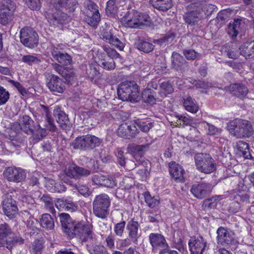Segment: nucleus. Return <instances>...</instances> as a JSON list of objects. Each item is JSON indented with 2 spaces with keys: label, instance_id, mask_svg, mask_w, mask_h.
<instances>
[{
  "label": "nucleus",
  "instance_id": "obj_40",
  "mask_svg": "<svg viewBox=\"0 0 254 254\" xmlns=\"http://www.w3.org/2000/svg\"><path fill=\"white\" fill-rule=\"evenodd\" d=\"M241 19H235L233 22H230L227 29L228 34L232 37H236L241 28Z\"/></svg>",
  "mask_w": 254,
  "mask_h": 254
},
{
  "label": "nucleus",
  "instance_id": "obj_39",
  "mask_svg": "<svg viewBox=\"0 0 254 254\" xmlns=\"http://www.w3.org/2000/svg\"><path fill=\"white\" fill-rule=\"evenodd\" d=\"M153 6L161 11H167L172 7L171 0H150Z\"/></svg>",
  "mask_w": 254,
  "mask_h": 254
},
{
  "label": "nucleus",
  "instance_id": "obj_46",
  "mask_svg": "<svg viewBox=\"0 0 254 254\" xmlns=\"http://www.w3.org/2000/svg\"><path fill=\"white\" fill-rule=\"evenodd\" d=\"M98 65L108 70H113L116 67L115 63L112 58H100L98 61Z\"/></svg>",
  "mask_w": 254,
  "mask_h": 254
},
{
  "label": "nucleus",
  "instance_id": "obj_30",
  "mask_svg": "<svg viewBox=\"0 0 254 254\" xmlns=\"http://www.w3.org/2000/svg\"><path fill=\"white\" fill-rule=\"evenodd\" d=\"M190 9L198 8L200 11H204L205 14L207 16H210L216 9V6L206 1H198L190 3L188 6Z\"/></svg>",
  "mask_w": 254,
  "mask_h": 254
},
{
  "label": "nucleus",
  "instance_id": "obj_44",
  "mask_svg": "<svg viewBox=\"0 0 254 254\" xmlns=\"http://www.w3.org/2000/svg\"><path fill=\"white\" fill-rule=\"evenodd\" d=\"M184 106L185 109L191 113H196L198 110V106L194 100L190 96L184 99Z\"/></svg>",
  "mask_w": 254,
  "mask_h": 254
},
{
  "label": "nucleus",
  "instance_id": "obj_13",
  "mask_svg": "<svg viewBox=\"0 0 254 254\" xmlns=\"http://www.w3.org/2000/svg\"><path fill=\"white\" fill-rule=\"evenodd\" d=\"M166 97V94L161 91L144 89L142 92L141 97L143 101L150 105H153L157 102H160Z\"/></svg>",
  "mask_w": 254,
  "mask_h": 254
},
{
  "label": "nucleus",
  "instance_id": "obj_37",
  "mask_svg": "<svg viewBox=\"0 0 254 254\" xmlns=\"http://www.w3.org/2000/svg\"><path fill=\"white\" fill-rule=\"evenodd\" d=\"M240 53L246 59L254 57V40L248 41L239 48Z\"/></svg>",
  "mask_w": 254,
  "mask_h": 254
},
{
  "label": "nucleus",
  "instance_id": "obj_10",
  "mask_svg": "<svg viewBox=\"0 0 254 254\" xmlns=\"http://www.w3.org/2000/svg\"><path fill=\"white\" fill-rule=\"evenodd\" d=\"M123 18L128 27L136 28L148 22L149 16L147 14L132 10L128 11Z\"/></svg>",
  "mask_w": 254,
  "mask_h": 254
},
{
  "label": "nucleus",
  "instance_id": "obj_52",
  "mask_svg": "<svg viewBox=\"0 0 254 254\" xmlns=\"http://www.w3.org/2000/svg\"><path fill=\"white\" fill-rule=\"evenodd\" d=\"M62 76L64 78L66 83L69 84H72V82L76 79L75 74L73 69L67 67L64 71V74H63Z\"/></svg>",
  "mask_w": 254,
  "mask_h": 254
},
{
  "label": "nucleus",
  "instance_id": "obj_38",
  "mask_svg": "<svg viewBox=\"0 0 254 254\" xmlns=\"http://www.w3.org/2000/svg\"><path fill=\"white\" fill-rule=\"evenodd\" d=\"M136 48L145 53H149L154 49V45L149 39L139 38L135 43Z\"/></svg>",
  "mask_w": 254,
  "mask_h": 254
},
{
  "label": "nucleus",
  "instance_id": "obj_16",
  "mask_svg": "<svg viewBox=\"0 0 254 254\" xmlns=\"http://www.w3.org/2000/svg\"><path fill=\"white\" fill-rule=\"evenodd\" d=\"M47 86L55 94L63 93L65 89L63 80L57 75L49 74L47 78Z\"/></svg>",
  "mask_w": 254,
  "mask_h": 254
},
{
  "label": "nucleus",
  "instance_id": "obj_59",
  "mask_svg": "<svg viewBox=\"0 0 254 254\" xmlns=\"http://www.w3.org/2000/svg\"><path fill=\"white\" fill-rule=\"evenodd\" d=\"M102 48L104 51L107 54L108 56V58H112L114 59V58H118L120 56V54L118 52H117V51L111 48L108 46L104 45L102 46Z\"/></svg>",
  "mask_w": 254,
  "mask_h": 254
},
{
  "label": "nucleus",
  "instance_id": "obj_32",
  "mask_svg": "<svg viewBox=\"0 0 254 254\" xmlns=\"http://www.w3.org/2000/svg\"><path fill=\"white\" fill-rule=\"evenodd\" d=\"M169 172L171 177L178 182H183L184 180L185 171L181 165L175 162H171L169 164Z\"/></svg>",
  "mask_w": 254,
  "mask_h": 254
},
{
  "label": "nucleus",
  "instance_id": "obj_24",
  "mask_svg": "<svg viewBox=\"0 0 254 254\" xmlns=\"http://www.w3.org/2000/svg\"><path fill=\"white\" fill-rule=\"evenodd\" d=\"M34 115L37 121L38 124L34 127V129H33L30 135H31L34 142H37L48 134V131L45 128L42 127L39 123L42 121H41L42 118L41 115L37 112Z\"/></svg>",
  "mask_w": 254,
  "mask_h": 254
},
{
  "label": "nucleus",
  "instance_id": "obj_42",
  "mask_svg": "<svg viewBox=\"0 0 254 254\" xmlns=\"http://www.w3.org/2000/svg\"><path fill=\"white\" fill-rule=\"evenodd\" d=\"M119 1L117 0H109L107 1L106 8L107 15L115 17L119 9Z\"/></svg>",
  "mask_w": 254,
  "mask_h": 254
},
{
  "label": "nucleus",
  "instance_id": "obj_12",
  "mask_svg": "<svg viewBox=\"0 0 254 254\" xmlns=\"http://www.w3.org/2000/svg\"><path fill=\"white\" fill-rule=\"evenodd\" d=\"M66 176L71 179H79L87 177L91 175V171L77 166L75 164H70L65 170Z\"/></svg>",
  "mask_w": 254,
  "mask_h": 254
},
{
  "label": "nucleus",
  "instance_id": "obj_23",
  "mask_svg": "<svg viewBox=\"0 0 254 254\" xmlns=\"http://www.w3.org/2000/svg\"><path fill=\"white\" fill-rule=\"evenodd\" d=\"M139 223L135 221L134 219H131L127 223V230L128 238L131 242L135 245H137L138 239L141 236V234L139 232Z\"/></svg>",
  "mask_w": 254,
  "mask_h": 254
},
{
  "label": "nucleus",
  "instance_id": "obj_11",
  "mask_svg": "<svg viewBox=\"0 0 254 254\" xmlns=\"http://www.w3.org/2000/svg\"><path fill=\"white\" fill-rule=\"evenodd\" d=\"M212 189V186L210 184L200 182L193 184L190 191L194 197L202 199L210 194Z\"/></svg>",
  "mask_w": 254,
  "mask_h": 254
},
{
  "label": "nucleus",
  "instance_id": "obj_64",
  "mask_svg": "<svg viewBox=\"0 0 254 254\" xmlns=\"http://www.w3.org/2000/svg\"><path fill=\"white\" fill-rule=\"evenodd\" d=\"M117 185L116 180L113 178L105 177L102 186L107 188H114L117 186Z\"/></svg>",
  "mask_w": 254,
  "mask_h": 254
},
{
  "label": "nucleus",
  "instance_id": "obj_31",
  "mask_svg": "<svg viewBox=\"0 0 254 254\" xmlns=\"http://www.w3.org/2000/svg\"><path fill=\"white\" fill-rule=\"evenodd\" d=\"M51 52L53 58L58 63L65 65L71 63V57L66 53L61 52L59 48L54 47Z\"/></svg>",
  "mask_w": 254,
  "mask_h": 254
},
{
  "label": "nucleus",
  "instance_id": "obj_51",
  "mask_svg": "<svg viewBox=\"0 0 254 254\" xmlns=\"http://www.w3.org/2000/svg\"><path fill=\"white\" fill-rule=\"evenodd\" d=\"M40 201L45 204V206L49 209L51 213L55 212L54 203L52 198L49 194H44L40 198Z\"/></svg>",
  "mask_w": 254,
  "mask_h": 254
},
{
  "label": "nucleus",
  "instance_id": "obj_63",
  "mask_svg": "<svg viewBox=\"0 0 254 254\" xmlns=\"http://www.w3.org/2000/svg\"><path fill=\"white\" fill-rule=\"evenodd\" d=\"M117 158V162L119 164L123 167H126V159L125 157L124 152L121 149H118L116 153Z\"/></svg>",
  "mask_w": 254,
  "mask_h": 254
},
{
  "label": "nucleus",
  "instance_id": "obj_2",
  "mask_svg": "<svg viewBox=\"0 0 254 254\" xmlns=\"http://www.w3.org/2000/svg\"><path fill=\"white\" fill-rule=\"evenodd\" d=\"M231 134L238 138H249L254 133L251 123L247 120L237 119L227 124Z\"/></svg>",
  "mask_w": 254,
  "mask_h": 254
},
{
  "label": "nucleus",
  "instance_id": "obj_43",
  "mask_svg": "<svg viewBox=\"0 0 254 254\" xmlns=\"http://www.w3.org/2000/svg\"><path fill=\"white\" fill-rule=\"evenodd\" d=\"M40 223L42 227L47 230H52L55 226L54 219L48 213L43 214L41 216Z\"/></svg>",
  "mask_w": 254,
  "mask_h": 254
},
{
  "label": "nucleus",
  "instance_id": "obj_18",
  "mask_svg": "<svg viewBox=\"0 0 254 254\" xmlns=\"http://www.w3.org/2000/svg\"><path fill=\"white\" fill-rule=\"evenodd\" d=\"M3 175L7 180L14 182H20L26 178L25 171L20 168L9 167L5 168Z\"/></svg>",
  "mask_w": 254,
  "mask_h": 254
},
{
  "label": "nucleus",
  "instance_id": "obj_60",
  "mask_svg": "<svg viewBox=\"0 0 254 254\" xmlns=\"http://www.w3.org/2000/svg\"><path fill=\"white\" fill-rule=\"evenodd\" d=\"M151 143H147L145 144L137 145L133 146L131 148V151L133 154L137 153L139 155H141L142 152L146 149L148 148L151 145Z\"/></svg>",
  "mask_w": 254,
  "mask_h": 254
},
{
  "label": "nucleus",
  "instance_id": "obj_8",
  "mask_svg": "<svg viewBox=\"0 0 254 254\" xmlns=\"http://www.w3.org/2000/svg\"><path fill=\"white\" fill-rule=\"evenodd\" d=\"M92 228L91 225L85 224L83 221L76 222L67 236L70 238L78 237L82 242L91 240L93 238Z\"/></svg>",
  "mask_w": 254,
  "mask_h": 254
},
{
  "label": "nucleus",
  "instance_id": "obj_41",
  "mask_svg": "<svg viewBox=\"0 0 254 254\" xmlns=\"http://www.w3.org/2000/svg\"><path fill=\"white\" fill-rule=\"evenodd\" d=\"M85 14V20L91 26H96L100 21V15L99 11H96L95 12L86 11Z\"/></svg>",
  "mask_w": 254,
  "mask_h": 254
},
{
  "label": "nucleus",
  "instance_id": "obj_21",
  "mask_svg": "<svg viewBox=\"0 0 254 254\" xmlns=\"http://www.w3.org/2000/svg\"><path fill=\"white\" fill-rule=\"evenodd\" d=\"M58 4L56 5L55 11L53 13H48V21L51 24L54 25L59 26L66 23L69 20V17L67 14L58 10Z\"/></svg>",
  "mask_w": 254,
  "mask_h": 254
},
{
  "label": "nucleus",
  "instance_id": "obj_6",
  "mask_svg": "<svg viewBox=\"0 0 254 254\" xmlns=\"http://www.w3.org/2000/svg\"><path fill=\"white\" fill-rule=\"evenodd\" d=\"M16 198V191L10 190L5 192L2 197L3 211L10 219L15 218L18 213Z\"/></svg>",
  "mask_w": 254,
  "mask_h": 254
},
{
  "label": "nucleus",
  "instance_id": "obj_55",
  "mask_svg": "<svg viewBox=\"0 0 254 254\" xmlns=\"http://www.w3.org/2000/svg\"><path fill=\"white\" fill-rule=\"evenodd\" d=\"M144 197L145 202L150 208H154L159 203V200L154 197H152L149 192H146L145 193Z\"/></svg>",
  "mask_w": 254,
  "mask_h": 254
},
{
  "label": "nucleus",
  "instance_id": "obj_62",
  "mask_svg": "<svg viewBox=\"0 0 254 254\" xmlns=\"http://www.w3.org/2000/svg\"><path fill=\"white\" fill-rule=\"evenodd\" d=\"M206 124V126L205 127H208V134L210 135H215L219 134L222 130L220 128H219L213 125H211L206 122H204Z\"/></svg>",
  "mask_w": 254,
  "mask_h": 254
},
{
  "label": "nucleus",
  "instance_id": "obj_48",
  "mask_svg": "<svg viewBox=\"0 0 254 254\" xmlns=\"http://www.w3.org/2000/svg\"><path fill=\"white\" fill-rule=\"evenodd\" d=\"M41 57L37 55H28L23 56L22 61L25 64L32 65L41 62Z\"/></svg>",
  "mask_w": 254,
  "mask_h": 254
},
{
  "label": "nucleus",
  "instance_id": "obj_35",
  "mask_svg": "<svg viewBox=\"0 0 254 254\" xmlns=\"http://www.w3.org/2000/svg\"><path fill=\"white\" fill-rule=\"evenodd\" d=\"M237 49V45L236 43L229 42L221 47V53L222 55L226 56L229 58L235 59L239 57Z\"/></svg>",
  "mask_w": 254,
  "mask_h": 254
},
{
  "label": "nucleus",
  "instance_id": "obj_58",
  "mask_svg": "<svg viewBox=\"0 0 254 254\" xmlns=\"http://www.w3.org/2000/svg\"><path fill=\"white\" fill-rule=\"evenodd\" d=\"M9 93L2 86H0V106L5 104L9 99Z\"/></svg>",
  "mask_w": 254,
  "mask_h": 254
},
{
  "label": "nucleus",
  "instance_id": "obj_45",
  "mask_svg": "<svg viewBox=\"0 0 254 254\" xmlns=\"http://www.w3.org/2000/svg\"><path fill=\"white\" fill-rule=\"evenodd\" d=\"M236 146L244 157L246 159L253 158L249 151V146L247 143L243 141H239L237 143Z\"/></svg>",
  "mask_w": 254,
  "mask_h": 254
},
{
  "label": "nucleus",
  "instance_id": "obj_36",
  "mask_svg": "<svg viewBox=\"0 0 254 254\" xmlns=\"http://www.w3.org/2000/svg\"><path fill=\"white\" fill-rule=\"evenodd\" d=\"M99 65L95 64H89L88 67H86L85 76L88 77L92 82L96 83L101 76V73L99 71Z\"/></svg>",
  "mask_w": 254,
  "mask_h": 254
},
{
  "label": "nucleus",
  "instance_id": "obj_20",
  "mask_svg": "<svg viewBox=\"0 0 254 254\" xmlns=\"http://www.w3.org/2000/svg\"><path fill=\"white\" fill-rule=\"evenodd\" d=\"M149 243L152 251L156 253L163 248L168 247V244L163 235L159 233H152L149 236Z\"/></svg>",
  "mask_w": 254,
  "mask_h": 254
},
{
  "label": "nucleus",
  "instance_id": "obj_4",
  "mask_svg": "<svg viewBox=\"0 0 254 254\" xmlns=\"http://www.w3.org/2000/svg\"><path fill=\"white\" fill-rule=\"evenodd\" d=\"M102 140L92 134H87L77 137L72 142L71 146L75 149L88 151L98 147Z\"/></svg>",
  "mask_w": 254,
  "mask_h": 254
},
{
  "label": "nucleus",
  "instance_id": "obj_28",
  "mask_svg": "<svg viewBox=\"0 0 254 254\" xmlns=\"http://www.w3.org/2000/svg\"><path fill=\"white\" fill-rule=\"evenodd\" d=\"M206 242L202 237L190 240L189 246L191 254H202L206 247Z\"/></svg>",
  "mask_w": 254,
  "mask_h": 254
},
{
  "label": "nucleus",
  "instance_id": "obj_25",
  "mask_svg": "<svg viewBox=\"0 0 254 254\" xmlns=\"http://www.w3.org/2000/svg\"><path fill=\"white\" fill-rule=\"evenodd\" d=\"M100 37L106 41L122 51L125 47L124 44L116 36H114L110 30L103 29L101 32Z\"/></svg>",
  "mask_w": 254,
  "mask_h": 254
},
{
  "label": "nucleus",
  "instance_id": "obj_56",
  "mask_svg": "<svg viewBox=\"0 0 254 254\" xmlns=\"http://www.w3.org/2000/svg\"><path fill=\"white\" fill-rule=\"evenodd\" d=\"M126 224V222L124 220L115 224L114 231L116 236L120 237H122L125 231Z\"/></svg>",
  "mask_w": 254,
  "mask_h": 254
},
{
  "label": "nucleus",
  "instance_id": "obj_3",
  "mask_svg": "<svg viewBox=\"0 0 254 254\" xmlns=\"http://www.w3.org/2000/svg\"><path fill=\"white\" fill-rule=\"evenodd\" d=\"M118 96L123 101L137 102L140 100L138 86L133 81L123 82L118 86Z\"/></svg>",
  "mask_w": 254,
  "mask_h": 254
},
{
  "label": "nucleus",
  "instance_id": "obj_1",
  "mask_svg": "<svg viewBox=\"0 0 254 254\" xmlns=\"http://www.w3.org/2000/svg\"><path fill=\"white\" fill-rule=\"evenodd\" d=\"M25 240L19 234H15L11 227L7 223L0 224V248L5 247L9 251L17 246L21 245Z\"/></svg>",
  "mask_w": 254,
  "mask_h": 254
},
{
  "label": "nucleus",
  "instance_id": "obj_49",
  "mask_svg": "<svg viewBox=\"0 0 254 254\" xmlns=\"http://www.w3.org/2000/svg\"><path fill=\"white\" fill-rule=\"evenodd\" d=\"M135 124L140 130L144 132H148L154 126L153 123L149 120H137L135 121Z\"/></svg>",
  "mask_w": 254,
  "mask_h": 254
},
{
  "label": "nucleus",
  "instance_id": "obj_47",
  "mask_svg": "<svg viewBox=\"0 0 254 254\" xmlns=\"http://www.w3.org/2000/svg\"><path fill=\"white\" fill-rule=\"evenodd\" d=\"M183 54L189 61H193L201 59V54L191 49H185L183 50Z\"/></svg>",
  "mask_w": 254,
  "mask_h": 254
},
{
  "label": "nucleus",
  "instance_id": "obj_5",
  "mask_svg": "<svg viewBox=\"0 0 254 254\" xmlns=\"http://www.w3.org/2000/svg\"><path fill=\"white\" fill-rule=\"evenodd\" d=\"M111 202L109 196L105 193L97 195L93 201V212L97 217L106 219L109 214Z\"/></svg>",
  "mask_w": 254,
  "mask_h": 254
},
{
  "label": "nucleus",
  "instance_id": "obj_14",
  "mask_svg": "<svg viewBox=\"0 0 254 254\" xmlns=\"http://www.w3.org/2000/svg\"><path fill=\"white\" fill-rule=\"evenodd\" d=\"M171 68L179 73H182L189 69L188 62L184 57L176 52H173L171 57Z\"/></svg>",
  "mask_w": 254,
  "mask_h": 254
},
{
  "label": "nucleus",
  "instance_id": "obj_29",
  "mask_svg": "<svg viewBox=\"0 0 254 254\" xmlns=\"http://www.w3.org/2000/svg\"><path fill=\"white\" fill-rule=\"evenodd\" d=\"M36 126L34 121L27 115H24L20 122L15 125L16 128L18 127L22 131L27 134H30Z\"/></svg>",
  "mask_w": 254,
  "mask_h": 254
},
{
  "label": "nucleus",
  "instance_id": "obj_22",
  "mask_svg": "<svg viewBox=\"0 0 254 254\" xmlns=\"http://www.w3.org/2000/svg\"><path fill=\"white\" fill-rule=\"evenodd\" d=\"M139 131L135 125L133 124H122L117 129V133L119 136L122 137H126L128 139L132 138L138 133Z\"/></svg>",
  "mask_w": 254,
  "mask_h": 254
},
{
  "label": "nucleus",
  "instance_id": "obj_33",
  "mask_svg": "<svg viewBox=\"0 0 254 254\" xmlns=\"http://www.w3.org/2000/svg\"><path fill=\"white\" fill-rule=\"evenodd\" d=\"M189 9L190 8L188 7ZM183 15V18L185 22L190 25L194 26L198 24L201 19L200 11L198 8L190 9Z\"/></svg>",
  "mask_w": 254,
  "mask_h": 254
},
{
  "label": "nucleus",
  "instance_id": "obj_27",
  "mask_svg": "<svg viewBox=\"0 0 254 254\" xmlns=\"http://www.w3.org/2000/svg\"><path fill=\"white\" fill-rule=\"evenodd\" d=\"M44 113H42L43 117L41 116L42 122H39V124L44 122L43 127L48 130L51 132H55L57 130V127L55 124L53 118L51 117L50 112L48 107L43 106Z\"/></svg>",
  "mask_w": 254,
  "mask_h": 254
},
{
  "label": "nucleus",
  "instance_id": "obj_53",
  "mask_svg": "<svg viewBox=\"0 0 254 254\" xmlns=\"http://www.w3.org/2000/svg\"><path fill=\"white\" fill-rule=\"evenodd\" d=\"M58 5L60 7L68 6L69 11H73L77 5V2L76 0H60Z\"/></svg>",
  "mask_w": 254,
  "mask_h": 254
},
{
  "label": "nucleus",
  "instance_id": "obj_9",
  "mask_svg": "<svg viewBox=\"0 0 254 254\" xmlns=\"http://www.w3.org/2000/svg\"><path fill=\"white\" fill-rule=\"evenodd\" d=\"M20 40L24 46L33 49L38 46L39 36L33 28L25 27L20 31Z\"/></svg>",
  "mask_w": 254,
  "mask_h": 254
},
{
  "label": "nucleus",
  "instance_id": "obj_17",
  "mask_svg": "<svg viewBox=\"0 0 254 254\" xmlns=\"http://www.w3.org/2000/svg\"><path fill=\"white\" fill-rule=\"evenodd\" d=\"M217 243L219 244L226 246L232 245L236 243L235 234L231 231L220 227L217 229Z\"/></svg>",
  "mask_w": 254,
  "mask_h": 254
},
{
  "label": "nucleus",
  "instance_id": "obj_50",
  "mask_svg": "<svg viewBox=\"0 0 254 254\" xmlns=\"http://www.w3.org/2000/svg\"><path fill=\"white\" fill-rule=\"evenodd\" d=\"M87 249L90 254H108L106 248L102 245H88Z\"/></svg>",
  "mask_w": 254,
  "mask_h": 254
},
{
  "label": "nucleus",
  "instance_id": "obj_61",
  "mask_svg": "<svg viewBox=\"0 0 254 254\" xmlns=\"http://www.w3.org/2000/svg\"><path fill=\"white\" fill-rule=\"evenodd\" d=\"M160 87L161 88L160 91L164 92L166 94V96L172 93L174 91L172 84L168 81L163 82L161 83Z\"/></svg>",
  "mask_w": 254,
  "mask_h": 254
},
{
  "label": "nucleus",
  "instance_id": "obj_7",
  "mask_svg": "<svg viewBox=\"0 0 254 254\" xmlns=\"http://www.w3.org/2000/svg\"><path fill=\"white\" fill-rule=\"evenodd\" d=\"M196 169L204 174H210L215 171L216 164L214 160L207 154L198 153L194 156Z\"/></svg>",
  "mask_w": 254,
  "mask_h": 254
},
{
  "label": "nucleus",
  "instance_id": "obj_57",
  "mask_svg": "<svg viewBox=\"0 0 254 254\" xmlns=\"http://www.w3.org/2000/svg\"><path fill=\"white\" fill-rule=\"evenodd\" d=\"M43 248V241L40 240H35L32 244V253L34 254H41Z\"/></svg>",
  "mask_w": 254,
  "mask_h": 254
},
{
  "label": "nucleus",
  "instance_id": "obj_34",
  "mask_svg": "<svg viewBox=\"0 0 254 254\" xmlns=\"http://www.w3.org/2000/svg\"><path fill=\"white\" fill-rule=\"evenodd\" d=\"M59 218L63 232L68 235L73 228L76 222L73 221L70 215L66 213H62L59 215Z\"/></svg>",
  "mask_w": 254,
  "mask_h": 254
},
{
  "label": "nucleus",
  "instance_id": "obj_26",
  "mask_svg": "<svg viewBox=\"0 0 254 254\" xmlns=\"http://www.w3.org/2000/svg\"><path fill=\"white\" fill-rule=\"evenodd\" d=\"M227 89L230 93L241 99H243L249 92L248 87L240 82L230 84Z\"/></svg>",
  "mask_w": 254,
  "mask_h": 254
},
{
  "label": "nucleus",
  "instance_id": "obj_19",
  "mask_svg": "<svg viewBox=\"0 0 254 254\" xmlns=\"http://www.w3.org/2000/svg\"><path fill=\"white\" fill-rule=\"evenodd\" d=\"M53 114L61 128L65 130H69L71 128L72 124L68 116L62 110L61 107L59 106H56L53 111Z\"/></svg>",
  "mask_w": 254,
  "mask_h": 254
},
{
  "label": "nucleus",
  "instance_id": "obj_54",
  "mask_svg": "<svg viewBox=\"0 0 254 254\" xmlns=\"http://www.w3.org/2000/svg\"><path fill=\"white\" fill-rule=\"evenodd\" d=\"M218 197V196H217ZM217 199L216 197L205 199L202 204V207L204 210L210 209L215 208L217 205Z\"/></svg>",
  "mask_w": 254,
  "mask_h": 254
},
{
  "label": "nucleus",
  "instance_id": "obj_15",
  "mask_svg": "<svg viewBox=\"0 0 254 254\" xmlns=\"http://www.w3.org/2000/svg\"><path fill=\"white\" fill-rule=\"evenodd\" d=\"M15 7L14 2H1L0 4V23L1 24L6 25L10 21Z\"/></svg>",
  "mask_w": 254,
  "mask_h": 254
}]
</instances>
